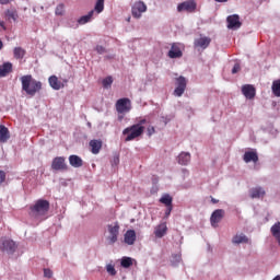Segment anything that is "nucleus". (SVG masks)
<instances>
[{
	"label": "nucleus",
	"mask_w": 280,
	"mask_h": 280,
	"mask_svg": "<svg viewBox=\"0 0 280 280\" xmlns=\"http://www.w3.org/2000/svg\"><path fill=\"white\" fill-rule=\"evenodd\" d=\"M211 202H212L213 205H218V199L212 198V199H211Z\"/></svg>",
	"instance_id": "nucleus-50"
},
{
	"label": "nucleus",
	"mask_w": 280,
	"mask_h": 280,
	"mask_svg": "<svg viewBox=\"0 0 280 280\" xmlns=\"http://www.w3.org/2000/svg\"><path fill=\"white\" fill-rule=\"evenodd\" d=\"M104 1L105 0H97L94 7V12L96 14H102L104 12Z\"/></svg>",
	"instance_id": "nucleus-30"
},
{
	"label": "nucleus",
	"mask_w": 280,
	"mask_h": 280,
	"mask_svg": "<svg viewBox=\"0 0 280 280\" xmlns=\"http://www.w3.org/2000/svg\"><path fill=\"white\" fill-rule=\"evenodd\" d=\"M250 198H264L266 196V190L261 187H255L249 190Z\"/></svg>",
	"instance_id": "nucleus-21"
},
{
	"label": "nucleus",
	"mask_w": 280,
	"mask_h": 280,
	"mask_svg": "<svg viewBox=\"0 0 280 280\" xmlns=\"http://www.w3.org/2000/svg\"><path fill=\"white\" fill-rule=\"evenodd\" d=\"M10 139V129L4 125H0V143H8Z\"/></svg>",
	"instance_id": "nucleus-20"
},
{
	"label": "nucleus",
	"mask_w": 280,
	"mask_h": 280,
	"mask_svg": "<svg viewBox=\"0 0 280 280\" xmlns=\"http://www.w3.org/2000/svg\"><path fill=\"white\" fill-rule=\"evenodd\" d=\"M118 121H124V114L118 115Z\"/></svg>",
	"instance_id": "nucleus-48"
},
{
	"label": "nucleus",
	"mask_w": 280,
	"mask_h": 280,
	"mask_svg": "<svg viewBox=\"0 0 280 280\" xmlns=\"http://www.w3.org/2000/svg\"><path fill=\"white\" fill-rule=\"evenodd\" d=\"M102 83L104 89H108L113 84V77H106Z\"/></svg>",
	"instance_id": "nucleus-35"
},
{
	"label": "nucleus",
	"mask_w": 280,
	"mask_h": 280,
	"mask_svg": "<svg viewBox=\"0 0 280 280\" xmlns=\"http://www.w3.org/2000/svg\"><path fill=\"white\" fill-rule=\"evenodd\" d=\"M106 270L112 277H115V275H117V270H115V266L113 265H107Z\"/></svg>",
	"instance_id": "nucleus-37"
},
{
	"label": "nucleus",
	"mask_w": 280,
	"mask_h": 280,
	"mask_svg": "<svg viewBox=\"0 0 280 280\" xmlns=\"http://www.w3.org/2000/svg\"><path fill=\"white\" fill-rule=\"evenodd\" d=\"M55 14H56V16L65 15V4L63 3H60L56 7Z\"/></svg>",
	"instance_id": "nucleus-34"
},
{
	"label": "nucleus",
	"mask_w": 280,
	"mask_h": 280,
	"mask_svg": "<svg viewBox=\"0 0 280 280\" xmlns=\"http://www.w3.org/2000/svg\"><path fill=\"white\" fill-rule=\"evenodd\" d=\"M242 93L246 100H255V95H257V90L253 84H245L242 86Z\"/></svg>",
	"instance_id": "nucleus-13"
},
{
	"label": "nucleus",
	"mask_w": 280,
	"mask_h": 280,
	"mask_svg": "<svg viewBox=\"0 0 280 280\" xmlns=\"http://www.w3.org/2000/svg\"><path fill=\"white\" fill-rule=\"evenodd\" d=\"M0 27H2V30H7V28H5V22L0 21Z\"/></svg>",
	"instance_id": "nucleus-47"
},
{
	"label": "nucleus",
	"mask_w": 280,
	"mask_h": 280,
	"mask_svg": "<svg viewBox=\"0 0 280 280\" xmlns=\"http://www.w3.org/2000/svg\"><path fill=\"white\" fill-rule=\"evenodd\" d=\"M51 170L55 172H67L69 166L67 165L65 156H57L51 162Z\"/></svg>",
	"instance_id": "nucleus-7"
},
{
	"label": "nucleus",
	"mask_w": 280,
	"mask_h": 280,
	"mask_svg": "<svg viewBox=\"0 0 280 280\" xmlns=\"http://www.w3.org/2000/svg\"><path fill=\"white\" fill-rule=\"evenodd\" d=\"M3 49V42L0 39V51Z\"/></svg>",
	"instance_id": "nucleus-51"
},
{
	"label": "nucleus",
	"mask_w": 280,
	"mask_h": 280,
	"mask_svg": "<svg viewBox=\"0 0 280 280\" xmlns=\"http://www.w3.org/2000/svg\"><path fill=\"white\" fill-rule=\"evenodd\" d=\"M271 89H272L273 95H276V97H280V79L277 81H273Z\"/></svg>",
	"instance_id": "nucleus-31"
},
{
	"label": "nucleus",
	"mask_w": 280,
	"mask_h": 280,
	"mask_svg": "<svg viewBox=\"0 0 280 280\" xmlns=\"http://www.w3.org/2000/svg\"><path fill=\"white\" fill-rule=\"evenodd\" d=\"M13 56L16 58V60H23V58H25V49L22 47H15L13 50Z\"/></svg>",
	"instance_id": "nucleus-28"
},
{
	"label": "nucleus",
	"mask_w": 280,
	"mask_h": 280,
	"mask_svg": "<svg viewBox=\"0 0 280 280\" xmlns=\"http://www.w3.org/2000/svg\"><path fill=\"white\" fill-rule=\"evenodd\" d=\"M272 280H280V276H277V277L273 278Z\"/></svg>",
	"instance_id": "nucleus-52"
},
{
	"label": "nucleus",
	"mask_w": 280,
	"mask_h": 280,
	"mask_svg": "<svg viewBox=\"0 0 280 280\" xmlns=\"http://www.w3.org/2000/svg\"><path fill=\"white\" fill-rule=\"evenodd\" d=\"M243 160L245 163H257V161H259V155H257V152L255 151H246L244 153Z\"/></svg>",
	"instance_id": "nucleus-18"
},
{
	"label": "nucleus",
	"mask_w": 280,
	"mask_h": 280,
	"mask_svg": "<svg viewBox=\"0 0 280 280\" xmlns=\"http://www.w3.org/2000/svg\"><path fill=\"white\" fill-rule=\"evenodd\" d=\"M172 200H173L172 196L166 194V195L161 197L160 202L162 205H165V207H172Z\"/></svg>",
	"instance_id": "nucleus-32"
},
{
	"label": "nucleus",
	"mask_w": 280,
	"mask_h": 280,
	"mask_svg": "<svg viewBox=\"0 0 280 280\" xmlns=\"http://www.w3.org/2000/svg\"><path fill=\"white\" fill-rule=\"evenodd\" d=\"M120 266H121L122 268H130V266H132V258H130V257H124V258L121 259Z\"/></svg>",
	"instance_id": "nucleus-33"
},
{
	"label": "nucleus",
	"mask_w": 280,
	"mask_h": 280,
	"mask_svg": "<svg viewBox=\"0 0 280 280\" xmlns=\"http://www.w3.org/2000/svg\"><path fill=\"white\" fill-rule=\"evenodd\" d=\"M20 80L22 82V91H25L26 95H30V97H34V95L39 93L43 89V83L36 81L32 74L23 75Z\"/></svg>",
	"instance_id": "nucleus-1"
},
{
	"label": "nucleus",
	"mask_w": 280,
	"mask_h": 280,
	"mask_svg": "<svg viewBox=\"0 0 280 280\" xmlns=\"http://www.w3.org/2000/svg\"><path fill=\"white\" fill-rule=\"evenodd\" d=\"M222 218H224V210L222 209L215 210L210 218L211 225L218 226V223L222 221Z\"/></svg>",
	"instance_id": "nucleus-15"
},
{
	"label": "nucleus",
	"mask_w": 280,
	"mask_h": 280,
	"mask_svg": "<svg viewBox=\"0 0 280 280\" xmlns=\"http://www.w3.org/2000/svg\"><path fill=\"white\" fill-rule=\"evenodd\" d=\"M44 277H46V279H51V277H54V271H51V269H44Z\"/></svg>",
	"instance_id": "nucleus-38"
},
{
	"label": "nucleus",
	"mask_w": 280,
	"mask_h": 280,
	"mask_svg": "<svg viewBox=\"0 0 280 280\" xmlns=\"http://www.w3.org/2000/svg\"><path fill=\"white\" fill-rule=\"evenodd\" d=\"M187 89V79L185 77H179L176 79V88L174 90L175 97H183L185 90Z\"/></svg>",
	"instance_id": "nucleus-9"
},
{
	"label": "nucleus",
	"mask_w": 280,
	"mask_h": 280,
	"mask_svg": "<svg viewBox=\"0 0 280 280\" xmlns=\"http://www.w3.org/2000/svg\"><path fill=\"white\" fill-rule=\"evenodd\" d=\"M5 183V171H0V185Z\"/></svg>",
	"instance_id": "nucleus-42"
},
{
	"label": "nucleus",
	"mask_w": 280,
	"mask_h": 280,
	"mask_svg": "<svg viewBox=\"0 0 280 280\" xmlns=\"http://www.w3.org/2000/svg\"><path fill=\"white\" fill-rule=\"evenodd\" d=\"M114 165H119V156H115L113 161Z\"/></svg>",
	"instance_id": "nucleus-46"
},
{
	"label": "nucleus",
	"mask_w": 280,
	"mask_h": 280,
	"mask_svg": "<svg viewBox=\"0 0 280 280\" xmlns=\"http://www.w3.org/2000/svg\"><path fill=\"white\" fill-rule=\"evenodd\" d=\"M233 244H248V237L244 234H236L233 240Z\"/></svg>",
	"instance_id": "nucleus-27"
},
{
	"label": "nucleus",
	"mask_w": 280,
	"mask_h": 280,
	"mask_svg": "<svg viewBox=\"0 0 280 280\" xmlns=\"http://www.w3.org/2000/svg\"><path fill=\"white\" fill-rule=\"evenodd\" d=\"M69 163L72 167H82V165H84V161L78 155H70Z\"/></svg>",
	"instance_id": "nucleus-25"
},
{
	"label": "nucleus",
	"mask_w": 280,
	"mask_h": 280,
	"mask_svg": "<svg viewBox=\"0 0 280 280\" xmlns=\"http://www.w3.org/2000/svg\"><path fill=\"white\" fill-rule=\"evenodd\" d=\"M90 148L92 154H100V150H102V140H91Z\"/></svg>",
	"instance_id": "nucleus-24"
},
{
	"label": "nucleus",
	"mask_w": 280,
	"mask_h": 280,
	"mask_svg": "<svg viewBox=\"0 0 280 280\" xmlns=\"http://www.w3.org/2000/svg\"><path fill=\"white\" fill-rule=\"evenodd\" d=\"M94 14H95V11L92 10L86 15L81 16L78 20L79 25H86V23H91V21L93 20Z\"/></svg>",
	"instance_id": "nucleus-26"
},
{
	"label": "nucleus",
	"mask_w": 280,
	"mask_h": 280,
	"mask_svg": "<svg viewBox=\"0 0 280 280\" xmlns=\"http://www.w3.org/2000/svg\"><path fill=\"white\" fill-rule=\"evenodd\" d=\"M145 131V127H140V125H132L122 130V135L126 137L125 141H135L138 137H141Z\"/></svg>",
	"instance_id": "nucleus-3"
},
{
	"label": "nucleus",
	"mask_w": 280,
	"mask_h": 280,
	"mask_svg": "<svg viewBox=\"0 0 280 280\" xmlns=\"http://www.w3.org/2000/svg\"><path fill=\"white\" fill-rule=\"evenodd\" d=\"M177 161L179 165H188L189 161H191V154L189 152H182L178 155Z\"/></svg>",
	"instance_id": "nucleus-23"
},
{
	"label": "nucleus",
	"mask_w": 280,
	"mask_h": 280,
	"mask_svg": "<svg viewBox=\"0 0 280 280\" xmlns=\"http://www.w3.org/2000/svg\"><path fill=\"white\" fill-rule=\"evenodd\" d=\"M196 8H198V4L195 0H187L177 5V12H196Z\"/></svg>",
	"instance_id": "nucleus-11"
},
{
	"label": "nucleus",
	"mask_w": 280,
	"mask_h": 280,
	"mask_svg": "<svg viewBox=\"0 0 280 280\" xmlns=\"http://www.w3.org/2000/svg\"><path fill=\"white\" fill-rule=\"evenodd\" d=\"M49 201L38 199L33 206L30 207V215L35 219L43 218V215H47V213H49Z\"/></svg>",
	"instance_id": "nucleus-2"
},
{
	"label": "nucleus",
	"mask_w": 280,
	"mask_h": 280,
	"mask_svg": "<svg viewBox=\"0 0 280 280\" xmlns=\"http://www.w3.org/2000/svg\"><path fill=\"white\" fill-rule=\"evenodd\" d=\"M228 30H240L242 27V22L240 21V15L232 14L226 18Z\"/></svg>",
	"instance_id": "nucleus-12"
},
{
	"label": "nucleus",
	"mask_w": 280,
	"mask_h": 280,
	"mask_svg": "<svg viewBox=\"0 0 280 280\" xmlns=\"http://www.w3.org/2000/svg\"><path fill=\"white\" fill-rule=\"evenodd\" d=\"M180 260H182L180 255L175 254L173 255V259L171 260V264L172 266H178V264H180Z\"/></svg>",
	"instance_id": "nucleus-36"
},
{
	"label": "nucleus",
	"mask_w": 280,
	"mask_h": 280,
	"mask_svg": "<svg viewBox=\"0 0 280 280\" xmlns=\"http://www.w3.org/2000/svg\"><path fill=\"white\" fill-rule=\"evenodd\" d=\"M107 244L108 246H113L117 242V237H119V224L115 223V225H108Z\"/></svg>",
	"instance_id": "nucleus-10"
},
{
	"label": "nucleus",
	"mask_w": 280,
	"mask_h": 280,
	"mask_svg": "<svg viewBox=\"0 0 280 280\" xmlns=\"http://www.w3.org/2000/svg\"><path fill=\"white\" fill-rule=\"evenodd\" d=\"M118 115H126L132 110V102L128 97L119 98L115 104Z\"/></svg>",
	"instance_id": "nucleus-4"
},
{
	"label": "nucleus",
	"mask_w": 280,
	"mask_h": 280,
	"mask_svg": "<svg viewBox=\"0 0 280 280\" xmlns=\"http://www.w3.org/2000/svg\"><path fill=\"white\" fill-rule=\"evenodd\" d=\"M5 16H7L8 21H18L19 20V13L16 12V10H7Z\"/></svg>",
	"instance_id": "nucleus-29"
},
{
	"label": "nucleus",
	"mask_w": 280,
	"mask_h": 280,
	"mask_svg": "<svg viewBox=\"0 0 280 280\" xmlns=\"http://www.w3.org/2000/svg\"><path fill=\"white\" fill-rule=\"evenodd\" d=\"M214 1H217V3H226V1L229 0H214Z\"/></svg>",
	"instance_id": "nucleus-49"
},
{
	"label": "nucleus",
	"mask_w": 280,
	"mask_h": 280,
	"mask_svg": "<svg viewBox=\"0 0 280 280\" xmlns=\"http://www.w3.org/2000/svg\"><path fill=\"white\" fill-rule=\"evenodd\" d=\"M14 66L12 62L7 61L0 66V78H8L12 73Z\"/></svg>",
	"instance_id": "nucleus-16"
},
{
	"label": "nucleus",
	"mask_w": 280,
	"mask_h": 280,
	"mask_svg": "<svg viewBox=\"0 0 280 280\" xmlns=\"http://www.w3.org/2000/svg\"><path fill=\"white\" fill-rule=\"evenodd\" d=\"M143 12H148V5H145L144 1L135 2L131 8V13L133 19H141V14Z\"/></svg>",
	"instance_id": "nucleus-8"
},
{
	"label": "nucleus",
	"mask_w": 280,
	"mask_h": 280,
	"mask_svg": "<svg viewBox=\"0 0 280 280\" xmlns=\"http://www.w3.org/2000/svg\"><path fill=\"white\" fill-rule=\"evenodd\" d=\"M0 250L8 255H14L16 252V243L8 237H2L0 240Z\"/></svg>",
	"instance_id": "nucleus-5"
},
{
	"label": "nucleus",
	"mask_w": 280,
	"mask_h": 280,
	"mask_svg": "<svg viewBox=\"0 0 280 280\" xmlns=\"http://www.w3.org/2000/svg\"><path fill=\"white\" fill-rule=\"evenodd\" d=\"M95 50L97 51V54H106V48L104 46L97 45Z\"/></svg>",
	"instance_id": "nucleus-40"
},
{
	"label": "nucleus",
	"mask_w": 280,
	"mask_h": 280,
	"mask_svg": "<svg viewBox=\"0 0 280 280\" xmlns=\"http://www.w3.org/2000/svg\"><path fill=\"white\" fill-rule=\"evenodd\" d=\"M154 132H156L154 127H152V126L148 127V129H147L148 137H152V135H154Z\"/></svg>",
	"instance_id": "nucleus-41"
},
{
	"label": "nucleus",
	"mask_w": 280,
	"mask_h": 280,
	"mask_svg": "<svg viewBox=\"0 0 280 280\" xmlns=\"http://www.w3.org/2000/svg\"><path fill=\"white\" fill-rule=\"evenodd\" d=\"M14 0H0L1 5H8V3H12Z\"/></svg>",
	"instance_id": "nucleus-43"
},
{
	"label": "nucleus",
	"mask_w": 280,
	"mask_h": 280,
	"mask_svg": "<svg viewBox=\"0 0 280 280\" xmlns=\"http://www.w3.org/2000/svg\"><path fill=\"white\" fill-rule=\"evenodd\" d=\"M184 50H185V45L180 43H173L171 45V49L167 52V56L171 59L183 58Z\"/></svg>",
	"instance_id": "nucleus-6"
},
{
	"label": "nucleus",
	"mask_w": 280,
	"mask_h": 280,
	"mask_svg": "<svg viewBox=\"0 0 280 280\" xmlns=\"http://www.w3.org/2000/svg\"><path fill=\"white\" fill-rule=\"evenodd\" d=\"M242 67L240 66V63H235L233 69H232V73L235 74V73H240Z\"/></svg>",
	"instance_id": "nucleus-39"
},
{
	"label": "nucleus",
	"mask_w": 280,
	"mask_h": 280,
	"mask_svg": "<svg viewBox=\"0 0 280 280\" xmlns=\"http://www.w3.org/2000/svg\"><path fill=\"white\" fill-rule=\"evenodd\" d=\"M167 209H166V212H165V215H170V213H172V206H166Z\"/></svg>",
	"instance_id": "nucleus-45"
},
{
	"label": "nucleus",
	"mask_w": 280,
	"mask_h": 280,
	"mask_svg": "<svg viewBox=\"0 0 280 280\" xmlns=\"http://www.w3.org/2000/svg\"><path fill=\"white\" fill-rule=\"evenodd\" d=\"M135 242H137V233L135 232V230H128L125 233V244L132 246Z\"/></svg>",
	"instance_id": "nucleus-19"
},
{
	"label": "nucleus",
	"mask_w": 280,
	"mask_h": 280,
	"mask_svg": "<svg viewBox=\"0 0 280 280\" xmlns=\"http://www.w3.org/2000/svg\"><path fill=\"white\" fill-rule=\"evenodd\" d=\"M211 45V38L207 36H201L194 42V47L199 49H207Z\"/></svg>",
	"instance_id": "nucleus-14"
},
{
	"label": "nucleus",
	"mask_w": 280,
	"mask_h": 280,
	"mask_svg": "<svg viewBox=\"0 0 280 280\" xmlns=\"http://www.w3.org/2000/svg\"><path fill=\"white\" fill-rule=\"evenodd\" d=\"M128 23H130V18L127 19Z\"/></svg>",
	"instance_id": "nucleus-53"
},
{
	"label": "nucleus",
	"mask_w": 280,
	"mask_h": 280,
	"mask_svg": "<svg viewBox=\"0 0 280 280\" xmlns=\"http://www.w3.org/2000/svg\"><path fill=\"white\" fill-rule=\"evenodd\" d=\"M147 122V120L145 119H141V120H139V122L138 124H135L136 126H140V128H143V125Z\"/></svg>",
	"instance_id": "nucleus-44"
},
{
	"label": "nucleus",
	"mask_w": 280,
	"mask_h": 280,
	"mask_svg": "<svg viewBox=\"0 0 280 280\" xmlns=\"http://www.w3.org/2000/svg\"><path fill=\"white\" fill-rule=\"evenodd\" d=\"M167 233V224L161 223L159 226L155 228L154 235L155 237H164Z\"/></svg>",
	"instance_id": "nucleus-22"
},
{
	"label": "nucleus",
	"mask_w": 280,
	"mask_h": 280,
	"mask_svg": "<svg viewBox=\"0 0 280 280\" xmlns=\"http://www.w3.org/2000/svg\"><path fill=\"white\" fill-rule=\"evenodd\" d=\"M48 82L54 91H60V89H65V84H62V82H60L56 75L49 77Z\"/></svg>",
	"instance_id": "nucleus-17"
}]
</instances>
